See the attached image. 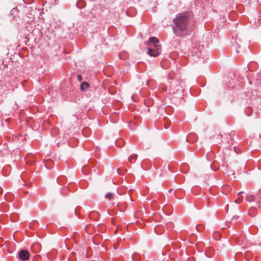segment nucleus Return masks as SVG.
Instances as JSON below:
<instances>
[{
    "instance_id": "f257e3e1",
    "label": "nucleus",
    "mask_w": 261,
    "mask_h": 261,
    "mask_svg": "<svg viewBox=\"0 0 261 261\" xmlns=\"http://www.w3.org/2000/svg\"><path fill=\"white\" fill-rule=\"evenodd\" d=\"M190 23V16L187 13H179L173 19L172 30L177 36H183L188 34V28Z\"/></svg>"
},
{
    "instance_id": "f03ea898",
    "label": "nucleus",
    "mask_w": 261,
    "mask_h": 261,
    "mask_svg": "<svg viewBox=\"0 0 261 261\" xmlns=\"http://www.w3.org/2000/svg\"><path fill=\"white\" fill-rule=\"evenodd\" d=\"M161 51V46L160 44H153V46H150L148 48L147 54L151 57H157Z\"/></svg>"
},
{
    "instance_id": "7ed1b4c3",
    "label": "nucleus",
    "mask_w": 261,
    "mask_h": 261,
    "mask_svg": "<svg viewBox=\"0 0 261 261\" xmlns=\"http://www.w3.org/2000/svg\"><path fill=\"white\" fill-rule=\"evenodd\" d=\"M19 257L21 260H26L30 257L29 252L26 250H22L19 253Z\"/></svg>"
},
{
    "instance_id": "20e7f679",
    "label": "nucleus",
    "mask_w": 261,
    "mask_h": 261,
    "mask_svg": "<svg viewBox=\"0 0 261 261\" xmlns=\"http://www.w3.org/2000/svg\"><path fill=\"white\" fill-rule=\"evenodd\" d=\"M149 42L152 44L151 46H153V44H159V39L154 37L150 38L149 40Z\"/></svg>"
},
{
    "instance_id": "39448f33",
    "label": "nucleus",
    "mask_w": 261,
    "mask_h": 261,
    "mask_svg": "<svg viewBox=\"0 0 261 261\" xmlns=\"http://www.w3.org/2000/svg\"><path fill=\"white\" fill-rule=\"evenodd\" d=\"M89 87V85L88 83L85 82L81 84L80 89L82 91L86 90Z\"/></svg>"
},
{
    "instance_id": "423d86ee",
    "label": "nucleus",
    "mask_w": 261,
    "mask_h": 261,
    "mask_svg": "<svg viewBox=\"0 0 261 261\" xmlns=\"http://www.w3.org/2000/svg\"><path fill=\"white\" fill-rule=\"evenodd\" d=\"M225 174L228 176L234 175V173L233 171H232L230 167H227L226 168V170L225 172Z\"/></svg>"
},
{
    "instance_id": "0eeeda50",
    "label": "nucleus",
    "mask_w": 261,
    "mask_h": 261,
    "mask_svg": "<svg viewBox=\"0 0 261 261\" xmlns=\"http://www.w3.org/2000/svg\"><path fill=\"white\" fill-rule=\"evenodd\" d=\"M137 158V155L136 154H133L129 156V157L128 158V161L131 163H133V160H136Z\"/></svg>"
},
{
    "instance_id": "6e6552de",
    "label": "nucleus",
    "mask_w": 261,
    "mask_h": 261,
    "mask_svg": "<svg viewBox=\"0 0 261 261\" xmlns=\"http://www.w3.org/2000/svg\"><path fill=\"white\" fill-rule=\"evenodd\" d=\"M116 144L117 146H118L119 147H121L124 145V141L121 139L117 140L116 142Z\"/></svg>"
},
{
    "instance_id": "1a4fd4ad",
    "label": "nucleus",
    "mask_w": 261,
    "mask_h": 261,
    "mask_svg": "<svg viewBox=\"0 0 261 261\" xmlns=\"http://www.w3.org/2000/svg\"><path fill=\"white\" fill-rule=\"evenodd\" d=\"M243 197L241 196L239 198H238V199H237L234 201V202L236 203H237V204H239V203H241L243 201Z\"/></svg>"
},
{
    "instance_id": "9d476101",
    "label": "nucleus",
    "mask_w": 261,
    "mask_h": 261,
    "mask_svg": "<svg viewBox=\"0 0 261 261\" xmlns=\"http://www.w3.org/2000/svg\"><path fill=\"white\" fill-rule=\"evenodd\" d=\"M106 198L111 200L113 197V195L111 193H108L105 196Z\"/></svg>"
},
{
    "instance_id": "9b49d317",
    "label": "nucleus",
    "mask_w": 261,
    "mask_h": 261,
    "mask_svg": "<svg viewBox=\"0 0 261 261\" xmlns=\"http://www.w3.org/2000/svg\"><path fill=\"white\" fill-rule=\"evenodd\" d=\"M37 247H40V244L38 243L34 244L32 246V249H33Z\"/></svg>"
},
{
    "instance_id": "f8f14e48",
    "label": "nucleus",
    "mask_w": 261,
    "mask_h": 261,
    "mask_svg": "<svg viewBox=\"0 0 261 261\" xmlns=\"http://www.w3.org/2000/svg\"><path fill=\"white\" fill-rule=\"evenodd\" d=\"M77 78L79 82H81L82 81L83 78L81 75H77Z\"/></svg>"
},
{
    "instance_id": "ddd939ff",
    "label": "nucleus",
    "mask_w": 261,
    "mask_h": 261,
    "mask_svg": "<svg viewBox=\"0 0 261 261\" xmlns=\"http://www.w3.org/2000/svg\"><path fill=\"white\" fill-rule=\"evenodd\" d=\"M51 161L50 160H48L46 161L45 162V166L47 167V164H49L50 162H51Z\"/></svg>"
},
{
    "instance_id": "4468645a",
    "label": "nucleus",
    "mask_w": 261,
    "mask_h": 261,
    "mask_svg": "<svg viewBox=\"0 0 261 261\" xmlns=\"http://www.w3.org/2000/svg\"><path fill=\"white\" fill-rule=\"evenodd\" d=\"M235 43H236V45H237V46L239 45V43L238 42V41H235Z\"/></svg>"
},
{
    "instance_id": "2eb2a0df",
    "label": "nucleus",
    "mask_w": 261,
    "mask_h": 261,
    "mask_svg": "<svg viewBox=\"0 0 261 261\" xmlns=\"http://www.w3.org/2000/svg\"><path fill=\"white\" fill-rule=\"evenodd\" d=\"M80 3H81L80 2H79L77 3L76 5H77V7H79V5H80Z\"/></svg>"
},
{
    "instance_id": "dca6fc26",
    "label": "nucleus",
    "mask_w": 261,
    "mask_h": 261,
    "mask_svg": "<svg viewBox=\"0 0 261 261\" xmlns=\"http://www.w3.org/2000/svg\"><path fill=\"white\" fill-rule=\"evenodd\" d=\"M242 193V192H240L239 193H238V195H239L240 194H241Z\"/></svg>"
},
{
    "instance_id": "f3484780",
    "label": "nucleus",
    "mask_w": 261,
    "mask_h": 261,
    "mask_svg": "<svg viewBox=\"0 0 261 261\" xmlns=\"http://www.w3.org/2000/svg\"><path fill=\"white\" fill-rule=\"evenodd\" d=\"M117 232V230H116L115 231V233H116Z\"/></svg>"
},
{
    "instance_id": "a211bd4d",
    "label": "nucleus",
    "mask_w": 261,
    "mask_h": 261,
    "mask_svg": "<svg viewBox=\"0 0 261 261\" xmlns=\"http://www.w3.org/2000/svg\"><path fill=\"white\" fill-rule=\"evenodd\" d=\"M171 190H172V189L169 190V192H171Z\"/></svg>"
}]
</instances>
